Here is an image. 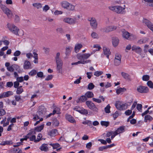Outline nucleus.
<instances>
[{"mask_svg": "<svg viewBox=\"0 0 153 153\" xmlns=\"http://www.w3.org/2000/svg\"><path fill=\"white\" fill-rule=\"evenodd\" d=\"M125 5H124V7H122L120 6H109V9L111 10L114 11L118 13L123 14L125 13Z\"/></svg>", "mask_w": 153, "mask_h": 153, "instance_id": "f257e3e1", "label": "nucleus"}, {"mask_svg": "<svg viewBox=\"0 0 153 153\" xmlns=\"http://www.w3.org/2000/svg\"><path fill=\"white\" fill-rule=\"evenodd\" d=\"M62 7L68 10H73L75 9L74 6L71 4L66 1H63L60 3Z\"/></svg>", "mask_w": 153, "mask_h": 153, "instance_id": "f03ea898", "label": "nucleus"}, {"mask_svg": "<svg viewBox=\"0 0 153 153\" xmlns=\"http://www.w3.org/2000/svg\"><path fill=\"white\" fill-rule=\"evenodd\" d=\"M122 33L123 37L126 39L133 40L136 38L135 35L132 34H131L126 31H123Z\"/></svg>", "mask_w": 153, "mask_h": 153, "instance_id": "7ed1b4c3", "label": "nucleus"}, {"mask_svg": "<svg viewBox=\"0 0 153 153\" xmlns=\"http://www.w3.org/2000/svg\"><path fill=\"white\" fill-rule=\"evenodd\" d=\"M7 25V28L12 33L19 35L18 32L19 29L17 27L14 25L11 24H8Z\"/></svg>", "mask_w": 153, "mask_h": 153, "instance_id": "20e7f679", "label": "nucleus"}, {"mask_svg": "<svg viewBox=\"0 0 153 153\" xmlns=\"http://www.w3.org/2000/svg\"><path fill=\"white\" fill-rule=\"evenodd\" d=\"M88 20L90 22V25L91 28L94 29H96L97 27L98 24L96 19L94 17H89Z\"/></svg>", "mask_w": 153, "mask_h": 153, "instance_id": "39448f33", "label": "nucleus"}, {"mask_svg": "<svg viewBox=\"0 0 153 153\" xmlns=\"http://www.w3.org/2000/svg\"><path fill=\"white\" fill-rule=\"evenodd\" d=\"M0 7L3 12L6 14L8 18L12 17L13 15L11 11L5 5L1 4Z\"/></svg>", "mask_w": 153, "mask_h": 153, "instance_id": "423d86ee", "label": "nucleus"}, {"mask_svg": "<svg viewBox=\"0 0 153 153\" xmlns=\"http://www.w3.org/2000/svg\"><path fill=\"white\" fill-rule=\"evenodd\" d=\"M85 103L88 107L90 109L96 112H98V108L96 106L95 104L91 101H86Z\"/></svg>", "mask_w": 153, "mask_h": 153, "instance_id": "0eeeda50", "label": "nucleus"}, {"mask_svg": "<svg viewBox=\"0 0 153 153\" xmlns=\"http://www.w3.org/2000/svg\"><path fill=\"white\" fill-rule=\"evenodd\" d=\"M60 53H57L55 58L57 67H61L63 65V62L60 57Z\"/></svg>", "mask_w": 153, "mask_h": 153, "instance_id": "6e6552de", "label": "nucleus"}, {"mask_svg": "<svg viewBox=\"0 0 153 153\" xmlns=\"http://www.w3.org/2000/svg\"><path fill=\"white\" fill-rule=\"evenodd\" d=\"M117 27L114 26H106L102 28L101 29V30L105 33H108L109 32L111 31L116 29Z\"/></svg>", "mask_w": 153, "mask_h": 153, "instance_id": "1a4fd4ad", "label": "nucleus"}, {"mask_svg": "<svg viewBox=\"0 0 153 153\" xmlns=\"http://www.w3.org/2000/svg\"><path fill=\"white\" fill-rule=\"evenodd\" d=\"M76 19H73L70 17H65L63 19L64 22L70 25H73L76 23Z\"/></svg>", "mask_w": 153, "mask_h": 153, "instance_id": "9d476101", "label": "nucleus"}, {"mask_svg": "<svg viewBox=\"0 0 153 153\" xmlns=\"http://www.w3.org/2000/svg\"><path fill=\"white\" fill-rule=\"evenodd\" d=\"M137 90L138 92L141 93H147L149 91V88L147 87L142 85L138 87Z\"/></svg>", "mask_w": 153, "mask_h": 153, "instance_id": "9b49d317", "label": "nucleus"}, {"mask_svg": "<svg viewBox=\"0 0 153 153\" xmlns=\"http://www.w3.org/2000/svg\"><path fill=\"white\" fill-rule=\"evenodd\" d=\"M142 22L147 27L153 32V25L149 20L146 19H143Z\"/></svg>", "mask_w": 153, "mask_h": 153, "instance_id": "f8f14e48", "label": "nucleus"}, {"mask_svg": "<svg viewBox=\"0 0 153 153\" xmlns=\"http://www.w3.org/2000/svg\"><path fill=\"white\" fill-rule=\"evenodd\" d=\"M13 93L11 91H7L6 92H3L2 94L0 95V99L4 97H8L10 96L13 95Z\"/></svg>", "mask_w": 153, "mask_h": 153, "instance_id": "ddd939ff", "label": "nucleus"}, {"mask_svg": "<svg viewBox=\"0 0 153 153\" xmlns=\"http://www.w3.org/2000/svg\"><path fill=\"white\" fill-rule=\"evenodd\" d=\"M116 108L118 109L122 110L126 108V104H121L120 103H116L115 104Z\"/></svg>", "mask_w": 153, "mask_h": 153, "instance_id": "4468645a", "label": "nucleus"}, {"mask_svg": "<svg viewBox=\"0 0 153 153\" xmlns=\"http://www.w3.org/2000/svg\"><path fill=\"white\" fill-rule=\"evenodd\" d=\"M87 100V98L85 95H83L80 97H79L78 99L76 100V102L77 103L80 102H85Z\"/></svg>", "mask_w": 153, "mask_h": 153, "instance_id": "2eb2a0df", "label": "nucleus"}, {"mask_svg": "<svg viewBox=\"0 0 153 153\" xmlns=\"http://www.w3.org/2000/svg\"><path fill=\"white\" fill-rule=\"evenodd\" d=\"M65 118L70 123H76V120L71 115L68 114L65 115Z\"/></svg>", "mask_w": 153, "mask_h": 153, "instance_id": "dca6fc26", "label": "nucleus"}, {"mask_svg": "<svg viewBox=\"0 0 153 153\" xmlns=\"http://www.w3.org/2000/svg\"><path fill=\"white\" fill-rule=\"evenodd\" d=\"M132 51H135L137 53H140L142 51L141 48L139 46L133 45L131 48Z\"/></svg>", "mask_w": 153, "mask_h": 153, "instance_id": "f3484780", "label": "nucleus"}, {"mask_svg": "<svg viewBox=\"0 0 153 153\" xmlns=\"http://www.w3.org/2000/svg\"><path fill=\"white\" fill-rule=\"evenodd\" d=\"M48 144L45 143L42 144V146L40 147L39 149L42 151L44 152H47L49 150Z\"/></svg>", "mask_w": 153, "mask_h": 153, "instance_id": "a211bd4d", "label": "nucleus"}, {"mask_svg": "<svg viewBox=\"0 0 153 153\" xmlns=\"http://www.w3.org/2000/svg\"><path fill=\"white\" fill-rule=\"evenodd\" d=\"M103 49L104 53L105 55H106L108 58H109V55L111 54V52L109 49L106 47H103Z\"/></svg>", "mask_w": 153, "mask_h": 153, "instance_id": "6ab92c4d", "label": "nucleus"}, {"mask_svg": "<svg viewBox=\"0 0 153 153\" xmlns=\"http://www.w3.org/2000/svg\"><path fill=\"white\" fill-rule=\"evenodd\" d=\"M57 132V130L56 129H52L51 131H48V134L51 137H53L56 135V133Z\"/></svg>", "mask_w": 153, "mask_h": 153, "instance_id": "aec40b11", "label": "nucleus"}, {"mask_svg": "<svg viewBox=\"0 0 153 153\" xmlns=\"http://www.w3.org/2000/svg\"><path fill=\"white\" fill-rule=\"evenodd\" d=\"M112 43L114 47H116L118 45L119 42L118 39L116 37H113L112 38Z\"/></svg>", "mask_w": 153, "mask_h": 153, "instance_id": "412c9836", "label": "nucleus"}, {"mask_svg": "<svg viewBox=\"0 0 153 153\" xmlns=\"http://www.w3.org/2000/svg\"><path fill=\"white\" fill-rule=\"evenodd\" d=\"M125 126H120L116 131L118 134L121 133L125 131Z\"/></svg>", "mask_w": 153, "mask_h": 153, "instance_id": "4be33fe9", "label": "nucleus"}, {"mask_svg": "<svg viewBox=\"0 0 153 153\" xmlns=\"http://www.w3.org/2000/svg\"><path fill=\"white\" fill-rule=\"evenodd\" d=\"M82 45L81 44H77L76 45L75 48L74 50L77 53L78 52L79 50L82 47Z\"/></svg>", "mask_w": 153, "mask_h": 153, "instance_id": "5701e85b", "label": "nucleus"}, {"mask_svg": "<svg viewBox=\"0 0 153 153\" xmlns=\"http://www.w3.org/2000/svg\"><path fill=\"white\" fill-rule=\"evenodd\" d=\"M91 62V60H87L85 61H79L77 62H74L71 63V65H77L79 64H84L85 63H88L89 62Z\"/></svg>", "mask_w": 153, "mask_h": 153, "instance_id": "b1692460", "label": "nucleus"}, {"mask_svg": "<svg viewBox=\"0 0 153 153\" xmlns=\"http://www.w3.org/2000/svg\"><path fill=\"white\" fill-rule=\"evenodd\" d=\"M33 57L34 59V60H33V62L35 64H37L38 63V54L36 52L33 51Z\"/></svg>", "mask_w": 153, "mask_h": 153, "instance_id": "393cba45", "label": "nucleus"}, {"mask_svg": "<svg viewBox=\"0 0 153 153\" xmlns=\"http://www.w3.org/2000/svg\"><path fill=\"white\" fill-rule=\"evenodd\" d=\"M126 90V89L124 87L120 88L116 90V92L117 94H119L121 93L124 92Z\"/></svg>", "mask_w": 153, "mask_h": 153, "instance_id": "a878e982", "label": "nucleus"}, {"mask_svg": "<svg viewBox=\"0 0 153 153\" xmlns=\"http://www.w3.org/2000/svg\"><path fill=\"white\" fill-rule=\"evenodd\" d=\"M85 95L87 98H91L94 96V94L92 92L88 91L85 94Z\"/></svg>", "mask_w": 153, "mask_h": 153, "instance_id": "bb28decb", "label": "nucleus"}, {"mask_svg": "<svg viewBox=\"0 0 153 153\" xmlns=\"http://www.w3.org/2000/svg\"><path fill=\"white\" fill-rule=\"evenodd\" d=\"M36 74L37 76H36V78L38 77V78H40L42 79L45 77L44 74L42 71H39L38 72H37Z\"/></svg>", "mask_w": 153, "mask_h": 153, "instance_id": "cd10ccee", "label": "nucleus"}, {"mask_svg": "<svg viewBox=\"0 0 153 153\" xmlns=\"http://www.w3.org/2000/svg\"><path fill=\"white\" fill-rule=\"evenodd\" d=\"M44 128V125H42L39 126L35 127L34 130L35 131L39 132L41 131Z\"/></svg>", "mask_w": 153, "mask_h": 153, "instance_id": "c85d7f7f", "label": "nucleus"}, {"mask_svg": "<svg viewBox=\"0 0 153 153\" xmlns=\"http://www.w3.org/2000/svg\"><path fill=\"white\" fill-rule=\"evenodd\" d=\"M33 6L34 7L37 8V9H40L42 7V4L39 3H33Z\"/></svg>", "mask_w": 153, "mask_h": 153, "instance_id": "c756f323", "label": "nucleus"}, {"mask_svg": "<svg viewBox=\"0 0 153 153\" xmlns=\"http://www.w3.org/2000/svg\"><path fill=\"white\" fill-rule=\"evenodd\" d=\"M152 120V117L149 115H146L145 116L144 121L145 122H147L148 120L151 121Z\"/></svg>", "mask_w": 153, "mask_h": 153, "instance_id": "7c9ffc66", "label": "nucleus"}, {"mask_svg": "<svg viewBox=\"0 0 153 153\" xmlns=\"http://www.w3.org/2000/svg\"><path fill=\"white\" fill-rule=\"evenodd\" d=\"M76 111L83 114L86 115L88 113V111L84 109L81 110H76Z\"/></svg>", "mask_w": 153, "mask_h": 153, "instance_id": "2f4dec72", "label": "nucleus"}, {"mask_svg": "<svg viewBox=\"0 0 153 153\" xmlns=\"http://www.w3.org/2000/svg\"><path fill=\"white\" fill-rule=\"evenodd\" d=\"M12 143V141H2L0 143V145L4 146L6 145L10 144Z\"/></svg>", "mask_w": 153, "mask_h": 153, "instance_id": "473e14b6", "label": "nucleus"}, {"mask_svg": "<svg viewBox=\"0 0 153 153\" xmlns=\"http://www.w3.org/2000/svg\"><path fill=\"white\" fill-rule=\"evenodd\" d=\"M109 122L102 121L100 122V124L102 126H104L106 127H108L109 124Z\"/></svg>", "mask_w": 153, "mask_h": 153, "instance_id": "72a5a7b5", "label": "nucleus"}, {"mask_svg": "<svg viewBox=\"0 0 153 153\" xmlns=\"http://www.w3.org/2000/svg\"><path fill=\"white\" fill-rule=\"evenodd\" d=\"M42 109H40L39 111L37 112V113L39 114V115L42 116L43 114H44L45 111V109L44 107H43Z\"/></svg>", "mask_w": 153, "mask_h": 153, "instance_id": "f704fd0d", "label": "nucleus"}, {"mask_svg": "<svg viewBox=\"0 0 153 153\" xmlns=\"http://www.w3.org/2000/svg\"><path fill=\"white\" fill-rule=\"evenodd\" d=\"M22 86H20L17 88V91H16V94H21L23 91V89L22 88Z\"/></svg>", "mask_w": 153, "mask_h": 153, "instance_id": "c9c22d12", "label": "nucleus"}, {"mask_svg": "<svg viewBox=\"0 0 153 153\" xmlns=\"http://www.w3.org/2000/svg\"><path fill=\"white\" fill-rule=\"evenodd\" d=\"M93 53L91 52V53L83 54V59H86L88 58Z\"/></svg>", "mask_w": 153, "mask_h": 153, "instance_id": "e433bc0d", "label": "nucleus"}, {"mask_svg": "<svg viewBox=\"0 0 153 153\" xmlns=\"http://www.w3.org/2000/svg\"><path fill=\"white\" fill-rule=\"evenodd\" d=\"M37 72L35 70H32L28 73V74L31 76H33L36 74Z\"/></svg>", "mask_w": 153, "mask_h": 153, "instance_id": "4c0bfd02", "label": "nucleus"}, {"mask_svg": "<svg viewBox=\"0 0 153 153\" xmlns=\"http://www.w3.org/2000/svg\"><path fill=\"white\" fill-rule=\"evenodd\" d=\"M111 108L109 104H108L105 108V111L106 113H109L110 112V108Z\"/></svg>", "mask_w": 153, "mask_h": 153, "instance_id": "58836bf2", "label": "nucleus"}, {"mask_svg": "<svg viewBox=\"0 0 153 153\" xmlns=\"http://www.w3.org/2000/svg\"><path fill=\"white\" fill-rule=\"evenodd\" d=\"M31 64L29 61L25 60L24 63V67H30Z\"/></svg>", "mask_w": 153, "mask_h": 153, "instance_id": "ea45409f", "label": "nucleus"}, {"mask_svg": "<svg viewBox=\"0 0 153 153\" xmlns=\"http://www.w3.org/2000/svg\"><path fill=\"white\" fill-rule=\"evenodd\" d=\"M82 123L85 125H88L90 127L92 126L91 122L90 120H86L83 122Z\"/></svg>", "mask_w": 153, "mask_h": 153, "instance_id": "a19ab883", "label": "nucleus"}, {"mask_svg": "<svg viewBox=\"0 0 153 153\" xmlns=\"http://www.w3.org/2000/svg\"><path fill=\"white\" fill-rule=\"evenodd\" d=\"M36 131L34 130V129H31L29 131V132L27 134V135L30 136L33 134H35Z\"/></svg>", "mask_w": 153, "mask_h": 153, "instance_id": "79ce46f5", "label": "nucleus"}, {"mask_svg": "<svg viewBox=\"0 0 153 153\" xmlns=\"http://www.w3.org/2000/svg\"><path fill=\"white\" fill-rule=\"evenodd\" d=\"M103 72L102 71H95L94 74V75L97 76H100L102 74Z\"/></svg>", "mask_w": 153, "mask_h": 153, "instance_id": "37998d69", "label": "nucleus"}, {"mask_svg": "<svg viewBox=\"0 0 153 153\" xmlns=\"http://www.w3.org/2000/svg\"><path fill=\"white\" fill-rule=\"evenodd\" d=\"M121 74L122 76L125 79H128L129 75L127 73L123 72H122Z\"/></svg>", "mask_w": 153, "mask_h": 153, "instance_id": "c03bdc74", "label": "nucleus"}, {"mask_svg": "<svg viewBox=\"0 0 153 153\" xmlns=\"http://www.w3.org/2000/svg\"><path fill=\"white\" fill-rule=\"evenodd\" d=\"M91 36L92 38L94 39H97L98 38V34L95 32H93L91 34Z\"/></svg>", "mask_w": 153, "mask_h": 153, "instance_id": "a18cd8bd", "label": "nucleus"}, {"mask_svg": "<svg viewBox=\"0 0 153 153\" xmlns=\"http://www.w3.org/2000/svg\"><path fill=\"white\" fill-rule=\"evenodd\" d=\"M149 79V75H145L143 76L142 79L143 81H147Z\"/></svg>", "mask_w": 153, "mask_h": 153, "instance_id": "49530a36", "label": "nucleus"}, {"mask_svg": "<svg viewBox=\"0 0 153 153\" xmlns=\"http://www.w3.org/2000/svg\"><path fill=\"white\" fill-rule=\"evenodd\" d=\"M147 85L150 88H153V83L151 81H149L147 83Z\"/></svg>", "mask_w": 153, "mask_h": 153, "instance_id": "de8ad7c7", "label": "nucleus"}, {"mask_svg": "<svg viewBox=\"0 0 153 153\" xmlns=\"http://www.w3.org/2000/svg\"><path fill=\"white\" fill-rule=\"evenodd\" d=\"M72 48L71 47L66 48V49L65 54L66 55L68 54L71 52Z\"/></svg>", "mask_w": 153, "mask_h": 153, "instance_id": "09e8293b", "label": "nucleus"}, {"mask_svg": "<svg viewBox=\"0 0 153 153\" xmlns=\"http://www.w3.org/2000/svg\"><path fill=\"white\" fill-rule=\"evenodd\" d=\"M94 85L92 83H90L88 85V88L89 90H92L94 87Z\"/></svg>", "mask_w": 153, "mask_h": 153, "instance_id": "8fccbe9b", "label": "nucleus"}, {"mask_svg": "<svg viewBox=\"0 0 153 153\" xmlns=\"http://www.w3.org/2000/svg\"><path fill=\"white\" fill-rule=\"evenodd\" d=\"M115 59L121 60V55L118 53H116L115 54Z\"/></svg>", "mask_w": 153, "mask_h": 153, "instance_id": "3c124183", "label": "nucleus"}, {"mask_svg": "<svg viewBox=\"0 0 153 153\" xmlns=\"http://www.w3.org/2000/svg\"><path fill=\"white\" fill-rule=\"evenodd\" d=\"M53 77V75H48L46 78L45 79V81H49L51 80Z\"/></svg>", "mask_w": 153, "mask_h": 153, "instance_id": "603ef678", "label": "nucleus"}, {"mask_svg": "<svg viewBox=\"0 0 153 153\" xmlns=\"http://www.w3.org/2000/svg\"><path fill=\"white\" fill-rule=\"evenodd\" d=\"M121 60L118 59H115L114 60V63L115 65L117 66H118L121 63Z\"/></svg>", "mask_w": 153, "mask_h": 153, "instance_id": "864d4df0", "label": "nucleus"}, {"mask_svg": "<svg viewBox=\"0 0 153 153\" xmlns=\"http://www.w3.org/2000/svg\"><path fill=\"white\" fill-rule=\"evenodd\" d=\"M59 124V122L56 119H55L53 120V124L54 126H58Z\"/></svg>", "mask_w": 153, "mask_h": 153, "instance_id": "5fc2aeb1", "label": "nucleus"}, {"mask_svg": "<svg viewBox=\"0 0 153 153\" xmlns=\"http://www.w3.org/2000/svg\"><path fill=\"white\" fill-rule=\"evenodd\" d=\"M14 97L15 98L16 101L19 102L22 100L21 97L20 95H15Z\"/></svg>", "mask_w": 153, "mask_h": 153, "instance_id": "6e6d98bb", "label": "nucleus"}, {"mask_svg": "<svg viewBox=\"0 0 153 153\" xmlns=\"http://www.w3.org/2000/svg\"><path fill=\"white\" fill-rule=\"evenodd\" d=\"M13 85V83L12 82H8L7 83L6 86L9 88H11Z\"/></svg>", "mask_w": 153, "mask_h": 153, "instance_id": "4d7b16f0", "label": "nucleus"}, {"mask_svg": "<svg viewBox=\"0 0 153 153\" xmlns=\"http://www.w3.org/2000/svg\"><path fill=\"white\" fill-rule=\"evenodd\" d=\"M119 115V113L118 112L116 111L113 114V117L114 118V120H116L117 118L118 117Z\"/></svg>", "mask_w": 153, "mask_h": 153, "instance_id": "13d9d810", "label": "nucleus"}, {"mask_svg": "<svg viewBox=\"0 0 153 153\" xmlns=\"http://www.w3.org/2000/svg\"><path fill=\"white\" fill-rule=\"evenodd\" d=\"M6 114L5 111L3 109H0V116H2Z\"/></svg>", "mask_w": 153, "mask_h": 153, "instance_id": "bf43d9fd", "label": "nucleus"}, {"mask_svg": "<svg viewBox=\"0 0 153 153\" xmlns=\"http://www.w3.org/2000/svg\"><path fill=\"white\" fill-rule=\"evenodd\" d=\"M92 146V143L91 142L87 143L86 146V148L88 149H90Z\"/></svg>", "mask_w": 153, "mask_h": 153, "instance_id": "052dcab7", "label": "nucleus"}, {"mask_svg": "<svg viewBox=\"0 0 153 153\" xmlns=\"http://www.w3.org/2000/svg\"><path fill=\"white\" fill-rule=\"evenodd\" d=\"M77 58L79 59H83V54L79 53L77 55Z\"/></svg>", "mask_w": 153, "mask_h": 153, "instance_id": "680f3d73", "label": "nucleus"}, {"mask_svg": "<svg viewBox=\"0 0 153 153\" xmlns=\"http://www.w3.org/2000/svg\"><path fill=\"white\" fill-rule=\"evenodd\" d=\"M50 9V7L48 5H45L43 7V10L45 12L47 11Z\"/></svg>", "mask_w": 153, "mask_h": 153, "instance_id": "e2e57ef3", "label": "nucleus"}, {"mask_svg": "<svg viewBox=\"0 0 153 153\" xmlns=\"http://www.w3.org/2000/svg\"><path fill=\"white\" fill-rule=\"evenodd\" d=\"M56 30L57 33H62L63 32V30L61 27L58 28L56 29Z\"/></svg>", "mask_w": 153, "mask_h": 153, "instance_id": "0e129e2a", "label": "nucleus"}, {"mask_svg": "<svg viewBox=\"0 0 153 153\" xmlns=\"http://www.w3.org/2000/svg\"><path fill=\"white\" fill-rule=\"evenodd\" d=\"M107 149L106 146L100 147L98 148L99 151H103L104 149Z\"/></svg>", "mask_w": 153, "mask_h": 153, "instance_id": "69168bd1", "label": "nucleus"}, {"mask_svg": "<svg viewBox=\"0 0 153 153\" xmlns=\"http://www.w3.org/2000/svg\"><path fill=\"white\" fill-rule=\"evenodd\" d=\"M63 13V12L61 11H59L56 10L54 13L55 15H58L59 14H62Z\"/></svg>", "mask_w": 153, "mask_h": 153, "instance_id": "338daca9", "label": "nucleus"}, {"mask_svg": "<svg viewBox=\"0 0 153 153\" xmlns=\"http://www.w3.org/2000/svg\"><path fill=\"white\" fill-rule=\"evenodd\" d=\"M21 52L19 51H16L14 53L13 55L15 56H18L20 55Z\"/></svg>", "mask_w": 153, "mask_h": 153, "instance_id": "774afa93", "label": "nucleus"}]
</instances>
